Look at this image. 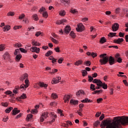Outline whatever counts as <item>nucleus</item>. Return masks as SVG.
Instances as JSON below:
<instances>
[{"label": "nucleus", "mask_w": 128, "mask_h": 128, "mask_svg": "<svg viewBox=\"0 0 128 128\" xmlns=\"http://www.w3.org/2000/svg\"><path fill=\"white\" fill-rule=\"evenodd\" d=\"M61 2L64 4H70V0H61Z\"/></svg>", "instance_id": "nucleus-31"}, {"label": "nucleus", "mask_w": 128, "mask_h": 128, "mask_svg": "<svg viewBox=\"0 0 128 128\" xmlns=\"http://www.w3.org/2000/svg\"><path fill=\"white\" fill-rule=\"evenodd\" d=\"M102 100H103L102 98H99L97 99L96 102H97L98 104H100V102H102Z\"/></svg>", "instance_id": "nucleus-53"}, {"label": "nucleus", "mask_w": 128, "mask_h": 128, "mask_svg": "<svg viewBox=\"0 0 128 128\" xmlns=\"http://www.w3.org/2000/svg\"><path fill=\"white\" fill-rule=\"evenodd\" d=\"M116 32H110L108 34V36H111V38H113V36H116Z\"/></svg>", "instance_id": "nucleus-34"}, {"label": "nucleus", "mask_w": 128, "mask_h": 128, "mask_svg": "<svg viewBox=\"0 0 128 128\" xmlns=\"http://www.w3.org/2000/svg\"><path fill=\"white\" fill-rule=\"evenodd\" d=\"M36 36H42V32H36L35 34Z\"/></svg>", "instance_id": "nucleus-38"}, {"label": "nucleus", "mask_w": 128, "mask_h": 128, "mask_svg": "<svg viewBox=\"0 0 128 128\" xmlns=\"http://www.w3.org/2000/svg\"><path fill=\"white\" fill-rule=\"evenodd\" d=\"M100 90H96L92 92V94H100Z\"/></svg>", "instance_id": "nucleus-51"}, {"label": "nucleus", "mask_w": 128, "mask_h": 128, "mask_svg": "<svg viewBox=\"0 0 128 128\" xmlns=\"http://www.w3.org/2000/svg\"><path fill=\"white\" fill-rule=\"evenodd\" d=\"M128 125V116H116L112 122L110 120H105L102 121L100 128H120L122 126Z\"/></svg>", "instance_id": "nucleus-1"}, {"label": "nucleus", "mask_w": 128, "mask_h": 128, "mask_svg": "<svg viewBox=\"0 0 128 128\" xmlns=\"http://www.w3.org/2000/svg\"><path fill=\"white\" fill-rule=\"evenodd\" d=\"M70 32V26H66L64 29V32L65 34H69Z\"/></svg>", "instance_id": "nucleus-19"}, {"label": "nucleus", "mask_w": 128, "mask_h": 128, "mask_svg": "<svg viewBox=\"0 0 128 128\" xmlns=\"http://www.w3.org/2000/svg\"><path fill=\"white\" fill-rule=\"evenodd\" d=\"M30 112H31V114H38V110L36 108L32 110H30Z\"/></svg>", "instance_id": "nucleus-41"}, {"label": "nucleus", "mask_w": 128, "mask_h": 128, "mask_svg": "<svg viewBox=\"0 0 128 128\" xmlns=\"http://www.w3.org/2000/svg\"><path fill=\"white\" fill-rule=\"evenodd\" d=\"M1 106H2L6 107L8 106V103L7 102H2L1 103Z\"/></svg>", "instance_id": "nucleus-37"}, {"label": "nucleus", "mask_w": 128, "mask_h": 128, "mask_svg": "<svg viewBox=\"0 0 128 128\" xmlns=\"http://www.w3.org/2000/svg\"><path fill=\"white\" fill-rule=\"evenodd\" d=\"M104 42H106V40L104 37H102L100 40V43L104 44Z\"/></svg>", "instance_id": "nucleus-30"}, {"label": "nucleus", "mask_w": 128, "mask_h": 128, "mask_svg": "<svg viewBox=\"0 0 128 128\" xmlns=\"http://www.w3.org/2000/svg\"><path fill=\"white\" fill-rule=\"evenodd\" d=\"M62 62H64V58H61L58 60V64H62Z\"/></svg>", "instance_id": "nucleus-49"}, {"label": "nucleus", "mask_w": 128, "mask_h": 128, "mask_svg": "<svg viewBox=\"0 0 128 128\" xmlns=\"http://www.w3.org/2000/svg\"><path fill=\"white\" fill-rule=\"evenodd\" d=\"M81 102L84 104H88V102H92V100H90L88 98H85L83 100H81Z\"/></svg>", "instance_id": "nucleus-17"}, {"label": "nucleus", "mask_w": 128, "mask_h": 128, "mask_svg": "<svg viewBox=\"0 0 128 128\" xmlns=\"http://www.w3.org/2000/svg\"><path fill=\"white\" fill-rule=\"evenodd\" d=\"M66 20L62 19L61 20H58L56 22V24H64V22H66Z\"/></svg>", "instance_id": "nucleus-13"}, {"label": "nucleus", "mask_w": 128, "mask_h": 128, "mask_svg": "<svg viewBox=\"0 0 128 128\" xmlns=\"http://www.w3.org/2000/svg\"><path fill=\"white\" fill-rule=\"evenodd\" d=\"M118 28H120V24L118 23H114L112 28V32H116V30H118Z\"/></svg>", "instance_id": "nucleus-9"}, {"label": "nucleus", "mask_w": 128, "mask_h": 128, "mask_svg": "<svg viewBox=\"0 0 128 128\" xmlns=\"http://www.w3.org/2000/svg\"><path fill=\"white\" fill-rule=\"evenodd\" d=\"M14 109V108L12 107H10L8 108H7L5 110L4 112L6 114H10V112H12V110Z\"/></svg>", "instance_id": "nucleus-21"}, {"label": "nucleus", "mask_w": 128, "mask_h": 128, "mask_svg": "<svg viewBox=\"0 0 128 128\" xmlns=\"http://www.w3.org/2000/svg\"><path fill=\"white\" fill-rule=\"evenodd\" d=\"M14 56H18V55L20 54V50L16 49L15 50V52H14Z\"/></svg>", "instance_id": "nucleus-43"}, {"label": "nucleus", "mask_w": 128, "mask_h": 128, "mask_svg": "<svg viewBox=\"0 0 128 128\" xmlns=\"http://www.w3.org/2000/svg\"><path fill=\"white\" fill-rule=\"evenodd\" d=\"M51 54H52V51L49 50L45 54V56H50Z\"/></svg>", "instance_id": "nucleus-32"}, {"label": "nucleus", "mask_w": 128, "mask_h": 128, "mask_svg": "<svg viewBox=\"0 0 128 128\" xmlns=\"http://www.w3.org/2000/svg\"><path fill=\"white\" fill-rule=\"evenodd\" d=\"M20 110H18V108H14L12 112V116H16L18 114H20Z\"/></svg>", "instance_id": "nucleus-11"}, {"label": "nucleus", "mask_w": 128, "mask_h": 128, "mask_svg": "<svg viewBox=\"0 0 128 128\" xmlns=\"http://www.w3.org/2000/svg\"><path fill=\"white\" fill-rule=\"evenodd\" d=\"M38 86H40V88H46L48 86V84L44 83V82H40Z\"/></svg>", "instance_id": "nucleus-22"}, {"label": "nucleus", "mask_w": 128, "mask_h": 128, "mask_svg": "<svg viewBox=\"0 0 128 128\" xmlns=\"http://www.w3.org/2000/svg\"><path fill=\"white\" fill-rule=\"evenodd\" d=\"M14 48H20L22 46V44L20 42L16 43L14 44Z\"/></svg>", "instance_id": "nucleus-25"}, {"label": "nucleus", "mask_w": 128, "mask_h": 128, "mask_svg": "<svg viewBox=\"0 0 128 128\" xmlns=\"http://www.w3.org/2000/svg\"><path fill=\"white\" fill-rule=\"evenodd\" d=\"M33 18L34 20H38V15L36 14L33 15Z\"/></svg>", "instance_id": "nucleus-45"}, {"label": "nucleus", "mask_w": 128, "mask_h": 128, "mask_svg": "<svg viewBox=\"0 0 128 128\" xmlns=\"http://www.w3.org/2000/svg\"><path fill=\"white\" fill-rule=\"evenodd\" d=\"M102 86L104 90H106L108 88V84L104 82V84L102 83Z\"/></svg>", "instance_id": "nucleus-36"}, {"label": "nucleus", "mask_w": 128, "mask_h": 128, "mask_svg": "<svg viewBox=\"0 0 128 128\" xmlns=\"http://www.w3.org/2000/svg\"><path fill=\"white\" fill-rule=\"evenodd\" d=\"M86 94V93L84 92V91L82 90H78V92H76V95L79 96H84Z\"/></svg>", "instance_id": "nucleus-15"}, {"label": "nucleus", "mask_w": 128, "mask_h": 128, "mask_svg": "<svg viewBox=\"0 0 128 128\" xmlns=\"http://www.w3.org/2000/svg\"><path fill=\"white\" fill-rule=\"evenodd\" d=\"M10 30V26L9 25L5 26L3 28L4 32H6V30L8 31Z\"/></svg>", "instance_id": "nucleus-24"}, {"label": "nucleus", "mask_w": 128, "mask_h": 128, "mask_svg": "<svg viewBox=\"0 0 128 128\" xmlns=\"http://www.w3.org/2000/svg\"><path fill=\"white\" fill-rule=\"evenodd\" d=\"M31 52H36V54H40V48H37L36 46H32L30 48Z\"/></svg>", "instance_id": "nucleus-8"}, {"label": "nucleus", "mask_w": 128, "mask_h": 128, "mask_svg": "<svg viewBox=\"0 0 128 128\" xmlns=\"http://www.w3.org/2000/svg\"><path fill=\"white\" fill-rule=\"evenodd\" d=\"M100 124V121H96L95 123H94V126H98Z\"/></svg>", "instance_id": "nucleus-58"}, {"label": "nucleus", "mask_w": 128, "mask_h": 128, "mask_svg": "<svg viewBox=\"0 0 128 128\" xmlns=\"http://www.w3.org/2000/svg\"><path fill=\"white\" fill-rule=\"evenodd\" d=\"M5 94H12V92L10 90H7L4 92Z\"/></svg>", "instance_id": "nucleus-59"}, {"label": "nucleus", "mask_w": 128, "mask_h": 128, "mask_svg": "<svg viewBox=\"0 0 128 128\" xmlns=\"http://www.w3.org/2000/svg\"><path fill=\"white\" fill-rule=\"evenodd\" d=\"M22 116V114L20 113L16 116V118H21Z\"/></svg>", "instance_id": "nucleus-64"}, {"label": "nucleus", "mask_w": 128, "mask_h": 128, "mask_svg": "<svg viewBox=\"0 0 128 128\" xmlns=\"http://www.w3.org/2000/svg\"><path fill=\"white\" fill-rule=\"evenodd\" d=\"M32 46H40V43L38 42L33 41L32 42Z\"/></svg>", "instance_id": "nucleus-23"}, {"label": "nucleus", "mask_w": 128, "mask_h": 128, "mask_svg": "<svg viewBox=\"0 0 128 128\" xmlns=\"http://www.w3.org/2000/svg\"><path fill=\"white\" fill-rule=\"evenodd\" d=\"M54 50L56 52H60V50L59 47H56L54 48Z\"/></svg>", "instance_id": "nucleus-50"}, {"label": "nucleus", "mask_w": 128, "mask_h": 128, "mask_svg": "<svg viewBox=\"0 0 128 128\" xmlns=\"http://www.w3.org/2000/svg\"><path fill=\"white\" fill-rule=\"evenodd\" d=\"M3 58L4 60H10V54L8 52H6L3 56Z\"/></svg>", "instance_id": "nucleus-12"}, {"label": "nucleus", "mask_w": 128, "mask_h": 128, "mask_svg": "<svg viewBox=\"0 0 128 128\" xmlns=\"http://www.w3.org/2000/svg\"><path fill=\"white\" fill-rule=\"evenodd\" d=\"M24 82L25 84H22L20 86V88L26 90V88H28V86H30V80H28V79H26L24 80Z\"/></svg>", "instance_id": "nucleus-3"}, {"label": "nucleus", "mask_w": 128, "mask_h": 128, "mask_svg": "<svg viewBox=\"0 0 128 128\" xmlns=\"http://www.w3.org/2000/svg\"><path fill=\"white\" fill-rule=\"evenodd\" d=\"M8 116H6L3 118L2 122H8Z\"/></svg>", "instance_id": "nucleus-54"}, {"label": "nucleus", "mask_w": 128, "mask_h": 128, "mask_svg": "<svg viewBox=\"0 0 128 128\" xmlns=\"http://www.w3.org/2000/svg\"><path fill=\"white\" fill-rule=\"evenodd\" d=\"M4 50V45L0 44V52H2Z\"/></svg>", "instance_id": "nucleus-47"}, {"label": "nucleus", "mask_w": 128, "mask_h": 128, "mask_svg": "<svg viewBox=\"0 0 128 128\" xmlns=\"http://www.w3.org/2000/svg\"><path fill=\"white\" fill-rule=\"evenodd\" d=\"M93 84H96L98 86H102V82L100 80L94 79L92 81Z\"/></svg>", "instance_id": "nucleus-6"}, {"label": "nucleus", "mask_w": 128, "mask_h": 128, "mask_svg": "<svg viewBox=\"0 0 128 128\" xmlns=\"http://www.w3.org/2000/svg\"><path fill=\"white\" fill-rule=\"evenodd\" d=\"M88 78H89L90 82H92V80H94V77L93 76L92 77V76H88Z\"/></svg>", "instance_id": "nucleus-60"}, {"label": "nucleus", "mask_w": 128, "mask_h": 128, "mask_svg": "<svg viewBox=\"0 0 128 128\" xmlns=\"http://www.w3.org/2000/svg\"><path fill=\"white\" fill-rule=\"evenodd\" d=\"M32 114H28L26 116V120L27 122H30V120H32Z\"/></svg>", "instance_id": "nucleus-20"}, {"label": "nucleus", "mask_w": 128, "mask_h": 128, "mask_svg": "<svg viewBox=\"0 0 128 128\" xmlns=\"http://www.w3.org/2000/svg\"><path fill=\"white\" fill-rule=\"evenodd\" d=\"M95 86L94 84H90V88L91 90H92V91L94 90H96V88H95Z\"/></svg>", "instance_id": "nucleus-39"}, {"label": "nucleus", "mask_w": 128, "mask_h": 128, "mask_svg": "<svg viewBox=\"0 0 128 128\" xmlns=\"http://www.w3.org/2000/svg\"><path fill=\"white\" fill-rule=\"evenodd\" d=\"M60 80H62V78H60V76H57L55 78H53L52 80V84H58Z\"/></svg>", "instance_id": "nucleus-7"}, {"label": "nucleus", "mask_w": 128, "mask_h": 128, "mask_svg": "<svg viewBox=\"0 0 128 128\" xmlns=\"http://www.w3.org/2000/svg\"><path fill=\"white\" fill-rule=\"evenodd\" d=\"M20 100H24L26 98V94H23L20 97Z\"/></svg>", "instance_id": "nucleus-44"}, {"label": "nucleus", "mask_w": 128, "mask_h": 128, "mask_svg": "<svg viewBox=\"0 0 128 128\" xmlns=\"http://www.w3.org/2000/svg\"><path fill=\"white\" fill-rule=\"evenodd\" d=\"M84 30V24H82L80 23L78 24V27L76 28V30L77 32H82Z\"/></svg>", "instance_id": "nucleus-5"}, {"label": "nucleus", "mask_w": 128, "mask_h": 128, "mask_svg": "<svg viewBox=\"0 0 128 128\" xmlns=\"http://www.w3.org/2000/svg\"><path fill=\"white\" fill-rule=\"evenodd\" d=\"M19 50H20L21 52H24V54H26L28 52L26 50H24V48H19Z\"/></svg>", "instance_id": "nucleus-35"}, {"label": "nucleus", "mask_w": 128, "mask_h": 128, "mask_svg": "<svg viewBox=\"0 0 128 128\" xmlns=\"http://www.w3.org/2000/svg\"><path fill=\"white\" fill-rule=\"evenodd\" d=\"M82 64V60H79L76 62V64Z\"/></svg>", "instance_id": "nucleus-57"}, {"label": "nucleus", "mask_w": 128, "mask_h": 128, "mask_svg": "<svg viewBox=\"0 0 128 128\" xmlns=\"http://www.w3.org/2000/svg\"><path fill=\"white\" fill-rule=\"evenodd\" d=\"M20 58H22V54H18V55L16 56V62H18L19 60H20Z\"/></svg>", "instance_id": "nucleus-29"}, {"label": "nucleus", "mask_w": 128, "mask_h": 128, "mask_svg": "<svg viewBox=\"0 0 128 128\" xmlns=\"http://www.w3.org/2000/svg\"><path fill=\"white\" fill-rule=\"evenodd\" d=\"M114 42L115 44H120V42H124V38H119L118 40H114Z\"/></svg>", "instance_id": "nucleus-18"}, {"label": "nucleus", "mask_w": 128, "mask_h": 128, "mask_svg": "<svg viewBox=\"0 0 128 128\" xmlns=\"http://www.w3.org/2000/svg\"><path fill=\"white\" fill-rule=\"evenodd\" d=\"M20 89V87H17L14 90H13V92L14 94H18V90Z\"/></svg>", "instance_id": "nucleus-52"}, {"label": "nucleus", "mask_w": 128, "mask_h": 128, "mask_svg": "<svg viewBox=\"0 0 128 128\" xmlns=\"http://www.w3.org/2000/svg\"><path fill=\"white\" fill-rule=\"evenodd\" d=\"M70 12H71V14H76L78 12L76 9H71L70 10Z\"/></svg>", "instance_id": "nucleus-27"}, {"label": "nucleus", "mask_w": 128, "mask_h": 128, "mask_svg": "<svg viewBox=\"0 0 128 128\" xmlns=\"http://www.w3.org/2000/svg\"><path fill=\"white\" fill-rule=\"evenodd\" d=\"M42 16L44 18H48V12H43Z\"/></svg>", "instance_id": "nucleus-48"}, {"label": "nucleus", "mask_w": 128, "mask_h": 128, "mask_svg": "<svg viewBox=\"0 0 128 128\" xmlns=\"http://www.w3.org/2000/svg\"><path fill=\"white\" fill-rule=\"evenodd\" d=\"M64 100V102L68 104V102H70V95H65Z\"/></svg>", "instance_id": "nucleus-14"}, {"label": "nucleus", "mask_w": 128, "mask_h": 128, "mask_svg": "<svg viewBox=\"0 0 128 128\" xmlns=\"http://www.w3.org/2000/svg\"><path fill=\"white\" fill-rule=\"evenodd\" d=\"M70 36L72 38H76V34H74V32L72 31L70 33Z\"/></svg>", "instance_id": "nucleus-40"}, {"label": "nucleus", "mask_w": 128, "mask_h": 128, "mask_svg": "<svg viewBox=\"0 0 128 128\" xmlns=\"http://www.w3.org/2000/svg\"><path fill=\"white\" fill-rule=\"evenodd\" d=\"M58 70L57 69H54V70H52V72H50V74H54V72H57Z\"/></svg>", "instance_id": "nucleus-56"}, {"label": "nucleus", "mask_w": 128, "mask_h": 128, "mask_svg": "<svg viewBox=\"0 0 128 128\" xmlns=\"http://www.w3.org/2000/svg\"><path fill=\"white\" fill-rule=\"evenodd\" d=\"M51 98H53L54 100H56V98H58V94H56L52 93L51 94Z\"/></svg>", "instance_id": "nucleus-26"}, {"label": "nucleus", "mask_w": 128, "mask_h": 128, "mask_svg": "<svg viewBox=\"0 0 128 128\" xmlns=\"http://www.w3.org/2000/svg\"><path fill=\"white\" fill-rule=\"evenodd\" d=\"M120 8H117L116 10V13L117 14H120Z\"/></svg>", "instance_id": "nucleus-62"}, {"label": "nucleus", "mask_w": 128, "mask_h": 128, "mask_svg": "<svg viewBox=\"0 0 128 128\" xmlns=\"http://www.w3.org/2000/svg\"><path fill=\"white\" fill-rule=\"evenodd\" d=\"M91 56H92V58H96V56H98V54L96 53L92 52L91 54Z\"/></svg>", "instance_id": "nucleus-63"}, {"label": "nucleus", "mask_w": 128, "mask_h": 128, "mask_svg": "<svg viewBox=\"0 0 128 128\" xmlns=\"http://www.w3.org/2000/svg\"><path fill=\"white\" fill-rule=\"evenodd\" d=\"M59 14L61 16H66V12L64 11V10H62L59 12Z\"/></svg>", "instance_id": "nucleus-28"}, {"label": "nucleus", "mask_w": 128, "mask_h": 128, "mask_svg": "<svg viewBox=\"0 0 128 128\" xmlns=\"http://www.w3.org/2000/svg\"><path fill=\"white\" fill-rule=\"evenodd\" d=\"M88 74V72L86 70H82V76H86Z\"/></svg>", "instance_id": "nucleus-42"}, {"label": "nucleus", "mask_w": 128, "mask_h": 128, "mask_svg": "<svg viewBox=\"0 0 128 128\" xmlns=\"http://www.w3.org/2000/svg\"><path fill=\"white\" fill-rule=\"evenodd\" d=\"M28 74L26 73V74H24L23 75H22L20 77V82H24V80H28Z\"/></svg>", "instance_id": "nucleus-10"}, {"label": "nucleus", "mask_w": 128, "mask_h": 128, "mask_svg": "<svg viewBox=\"0 0 128 128\" xmlns=\"http://www.w3.org/2000/svg\"><path fill=\"white\" fill-rule=\"evenodd\" d=\"M7 16H14V12H9L8 13Z\"/></svg>", "instance_id": "nucleus-33"}, {"label": "nucleus", "mask_w": 128, "mask_h": 128, "mask_svg": "<svg viewBox=\"0 0 128 128\" xmlns=\"http://www.w3.org/2000/svg\"><path fill=\"white\" fill-rule=\"evenodd\" d=\"M124 33H122V32H119V36L120 38H124Z\"/></svg>", "instance_id": "nucleus-61"}, {"label": "nucleus", "mask_w": 128, "mask_h": 128, "mask_svg": "<svg viewBox=\"0 0 128 128\" xmlns=\"http://www.w3.org/2000/svg\"><path fill=\"white\" fill-rule=\"evenodd\" d=\"M104 118V114H102L100 116V120H102Z\"/></svg>", "instance_id": "nucleus-55"}, {"label": "nucleus", "mask_w": 128, "mask_h": 128, "mask_svg": "<svg viewBox=\"0 0 128 128\" xmlns=\"http://www.w3.org/2000/svg\"><path fill=\"white\" fill-rule=\"evenodd\" d=\"M70 104L73 106H76V104H78V100H74V99H72L70 100Z\"/></svg>", "instance_id": "nucleus-16"}, {"label": "nucleus", "mask_w": 128, "mask_h": 128, "mask_svg": "<svg viewBox=\"0 0 128 128\" xmlns=\"http://www.w3.org/2000/svg\"><path fill=\"white\" fill-rule=\"evenodd\" d=\"M100 62L102 64H114L116 62L121 64L122 62V59L120 57V54H117L114 56V58L112 56H108L106 54H103L100 56Z\"/></svg>", "instance_id": "nucleus-2"}, {"label": "nucleus", "mask_w": 128, "mask_h": 128, "mask_svg": "<svg viewBox=\"0 0 128 128\" xmlns=\"http://www.w3.org/2000/svg\"><path fill=\"white\" fill-rule=\"evenodd\" d=\"M51 40L52 42H54V44H58V42L54 38L52 37H51Z\"/></svg>", "instance_id": "nucleus-46"}, {"label": "nucleus", "mask_w": 128, "mask_h": 128, "mask_svg": "<svg viewBox=\"0 0 128 128\" xmlns=\"http://www.w3.org/2000/svg\"><path fill=\"white\" fill-rule=\"evenodd\" d=\"M48 112H43L40 117V122H43L44 120L48 118Z\"/></svg>", "instance_id": "nucleus-4"}]
</instances>
